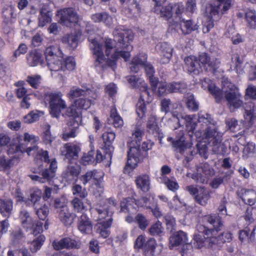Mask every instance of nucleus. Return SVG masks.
I'll return each mask as SVG.
<instances>
[{
  "instance_id": "f257e3e1",
  "label": "nucleus",
  "mask_w": 256,
  "mask_h": 256,
  "mask_svg": "<svg viewBox=\"0 0 256 256\" xmlns=\"http://www.w3.org/2000/svg\"><path fill=\"white\" fill-rule=\"evenodd\" d=\"M112 34L114 40L121 50H116L107 59L102 50V44L100 43L96 38L91 40L90 47L95 56L94 65L96 67H101L102 68L110 67L114 69L120 58H124L125 62L129 60L130 57V52L133 48L130 44L134 39L132 32L124 26H118L114 28Z\"/></svg>"
},
{
  "instance_id": "f03ea898",
  "label": "nucleus",
  "mask_w": 256,
  "mask_h": 256,
  "mask_svg": "<svg viewBox=\"0 0 256 256\" xmlns=\"http://www.w3.org/2000/svg\"><path fill=\"white\" fill-rule=\"evenodd\" d=\"M114 198L101 200L94 208L98 214V220H102L97 224L96 232L104 238H108L110 234V228L113 219L114 208L116 206Z\"/></svg>"
},
{
  "instance_id": "7ed1b4c3",
  "label": "nucleus",
  "mask_w": 256,
  "mask_h": 256,
  "mask_svg": "<svg viewBox=\"0 0 256 256\" xmlns=\"http://www.w3.org/2000/svg\"><path fill=\"white\" fill-rule=\"evenodd\" d=\"M204 219L212 224L214 228H208L204 226H198V228L200 232L204 233V237L208 238L210 243L214 245L231 241L232 234L230 232H226L218 234V232L222 230L224 227L223 221L220 216H216V214H210L205 216Z\"/></svg>"
},
{
  "instance_id": "20e7f679",
  "label": "nucleus",
  "mask_w": 256,
  "mask_h": 256,
  "mask_svg": "<svg viewBox=\"0 0 256 256\" xmlns=\"http://www.w3.org/2000/svg\"><path fill=\"white\" fill-rule=\"evenodd\" d=\"M150 144L143 142L140 146V143L136 146L130 145V149L128 152V160L124 168V174H130L137 166L138 164L148 156V151L150 149Z\"/></svg>"
},
{
  "instance_id": "39448f33",
  "label": "nucleus",
  "mask_w": 256,
  "mask_h": 256,
  "mask_svg": "<svg viewBox=\"0 0 256 256\" xmlns=\"http://www.w3.org/2000/svg\"><path fill=\"white\" fill-rule=\"evenodd\" d=\"M158 244L152 238H146L145 235L140 234L138 236L134 243L136 250H142L144 256H154Z\"/></svg>"
},
{
  "instance_id": "423d86ee",
  "label": "nucleus",
  "mask_w": 256,
  "mask_h": 256,
  "mask_svg": "<svg viewBox=\"0 0 256 256\" xmlns=\"http://www.w3.org/2000/svg\"><path fill=\"white\" fill-rule=\"evenodd\" d=\"M19 218L22 227L26 231L30 230L31 232L34 236H36L42 232L43 223L38 220H34L26 210L20 212Z\"/></svg>"
},
{
  "instance_id": "0eeeda50",
  "label": "nucleus",
  "mask_w": 256,
  "mask_h": 256,
  "mask_svg": "<svg viewBox=\"0 0 256 256\" xmlns=\"http://www.w3.org/2000/svg\"><path fill=\"white\" fill-rule=\"evenodd\" d=\"M38 136L33 134H30L28 132H25L24 136V140L25 142H30L32 146L28 147L24 144H17V153L20 152L22 154L26 153L28 156H32L34 160L35 161L36 155L39 152L40 148L36 145V142L38 140Z\"/></svg>"
},
{
  "instance_id": "6e6552de",
  "label": "nucleus",
  "mask_w": 256,
  "mask_h": 256,
  "mask_svg": "<svg viewBox=\"0 0 256 256\" xmlns=\"http://www.w3.org/2000/svg\"><path fill=\"white\" fill-rule=\"evenodd\" d=\"M59 22L62 26L68 28L74 26L78 22V16L72 8H66L58 11Z\"/></svg>"
},
{
  "instance_id": "1a4fd4ad",
  "label": "nucleus",
  "mask_w": 256,
  "mask_h": 256,
  "mask_svg": "<svg viewBox=\"0 0 256 256\" xmlns=\"http://www.w3.org/2000/svg\"><path fill=\"white\" fill-rule=\"evenodd\" d=\"M186 189L190 195L194 196L195 201L201 206H206L210 198L211 192L204 186L198 188L194 185H190Z\"/></svg>"
},
{
  "instance_id": "9d476101",
  "label": "nucleus",
  "mask_w": 256,
  "mask_h": 256,
  "mask_svg": "<svg viewBox=\"0 0 256 256\" xmlns=\"http://www.w3.org/2000/svg\"><path fill=\"white\" fill-rule=\"evenodd\" d=\"M2 28L5 33H8L12 29L16 21V13L14 6H8L2 11Z\"/></svg>"
},
{
  "instance_id": "9b49d317",
  "label": "nucleus",
  "mask_w": 256,
  "mask_h": 256,
  "mask_svg": "<svg viewBox=\"0 0 256 256\" xmlns=\"http://www.w3.org/2000/svg\"><path fill=\"white\" fill-rule=\"evenodd\" d=\"M185 68L190 74L198 75L202 72L200 54L198 56L190 55L186 56L184 60Z\"/></svg>"
},
{
  "instance_id": "f8f14e48",
  "label": "nucleus",
  "mask_w": 256,
  "mask_h": 256,
  "mask_svg": "<svg viewBox=\"0 0 256 256\" xmlns=\"http://www.w3.org/2000/svg\"><path fill=\"white\" fill-rule=\"evenodd\" d=\"M54 206L56 208H60L58 217L60 222L66 226H70L76 218L75 214L70 212L68 206L62 204L60 199L55 200Z\"/></svg>"
},
{
  "instance_id": "ddd939ff",
  "label": "nucleus",
  "mask_w": 256,
  "mask_h": 256,
  "mask_svg": "<svg viewBox=\"0 0 256 256\" xmlns=\"http://www.w3.org/2000/svg\"><path fill=\"white\" fill-rule=\"evenodd\" d=\"M80 150V147L78 144L73 142H68L60 148V152L66 158L72 160L78 158V153Z\"/></svg>"
},
{
  "instance_id": "4468645a",
  "label": "nucleus",
  "mask_w": 256,
  "mask_h": 256,
  "mask_svg": "<svg viewBox=\"0 0 256 256\" xmlns=\"http://www.w3.org/2000/svg\"><path fill=\"white\" fill-rule=\"evenodd\" d=\"M155 2L154 6L153 8V11L160 14V17L164 18L166 20H168L172 16V4H168L165 6H162L166 0H152Z\"/></svg>"
},
{
  "instance_id": "2eb2a0df",
  "label": "nucleus",
  "mask_w": 256,
  "mask_h": 256,
  "mask_svg": "<svg viewBox=\"0 0 256 256\" xmlns=\"http://www.w3.org/2000/svg\"><path fill=\"white\" fill-rule=\"evenodd\" d=\"M244 110V124L251 127L256 120V108L252 102H246L243 104Z\"/></svg>"
},
{
  "instance_id": "dca6fc26",
  "label": "nucleus",
  "mask_w": 256,
  "mask_h": 256,
  "mask_svg": "<svg viewBox=\"0 0 256 256\" xmlns=\"http://www.w3.org/2000/svg\"><path fill=\"white\" fill-rule=\"evenodd\" d=\"M200 60L202 68L203 67L207 72L214 74L218 70V66L216 58L212 60L210 57L206 52L200 54Z\"/></svg>"
},
{
  "instance_id": "f3484780",
  "label": "nucleus",
  "mask_w": 256,
  "mask_h": 256,
  "mask_svg": "<svg viewBox=\"0 0 256 256\" xmlns=\"http://www.w3.org/2000/svg\"><path fill=\"white\" fill-rule=\"evenodd\" d=\"M93 224L90 218L85 214H82L78 220L77 228L83 234H90L92 233Z\"/></svg>"
},
{
  "instance_id": "a211bd4d",
  "label": "nucleus",
  "mask_w": 256,
  "mask_h": 256,
  "mask_svg": "<svg viewBox=\"0 0 256 256\" xmlns=\"http://www.w3.org/2000/svg\"><path fill=\"white\" fill-rule=\"evenodd\" d=\"M102 138L104 144L102 149L106 150L105 156L110 158L112 156L114 150L112 144L116 138V134L112 132H106L102 134Z\"/></svg>"
},
{
  "instance_id": "6ab92c4d",
  "label": "nucleus",
  "mask_w": 256,
  "mask_h": 256,
  "mask_svg": "<svg viewBox=\"0 0 256 256\" xmlns=\"http://www.w3.org/2000/svg\"><path fill=\"white\" fill-rule=\"evenodd\" d=\"M58 163L56 158L51 160L48 168L42 169L39 172L45 182H50L56 176Z\"/></svg>"
},
{
  "instance_id": "aec40b11",
  "label": "nucleus",
  "mask_w": 256,
  "mask_h": 256,
  "mask_svg": "<svg viewBox=\"0 0 256 256\" xmlns=\"http://www.w3.org/2000/svg\"><path fill=\"white\" fill-rule=\"evenodd\" d=\"M238 196L244 204L250 206L254 205L256 202V192L253 190L242 188L238 192Z\"/></svg>"
},
{
  "instance_id": "412c9836",
  "label": "nucleus",
  "mask_w": 256,
  "mask_h": 256,
  "mask_svg": "<svg viewBox=\"0 0 256 256\" xmlns=\"http://www.w3.org/2000/svg\"><path fill=\"white\" fill-rule=\"evenodd\" d=\"M140 206V204L138 200L133 198H126L120 203V211L124 212H132L133 210L137 211Z\"/></svg>"
},
{
  "instance_id": "4be33fe9",
  "label": "nucleus",
  "mask_w": 256,
  "mask_h": 256,
  "mask_svg": "<svg viewBox=\"0 0 256 256\" xmlns=\"http://www.w3.org/2000/svg\"><path fill=\"white\" fill-rule=\"evenodd\" d=\"M186 234L182 230L174 233L169 240V247L172 249L174 247L183 245L186 243Z\"/></svg>"
},
{
  "instance_id": "5701e85b",
  "label": "nucleus",
  "mask_w": 256,
  "mask_h": 256,
  "mask_svg": "<svg viewBox=\"0 0 256 256\" xmlns=\"http://www.w3.org/2000/svg\"><path fill=\"white\" fill-rule=\"evenodd\" d=\"M256 226H247L242 230L239 231V240L242 242H254L255 238Z\"/></svg>"
},
{
  "instance_id": "b1692460",
  "label": "nucleus",
  "mask_w": 256,
  "mask_h": 256,
  "mask_svg": "<svg viewBox=\"0 0 256 256\" xmlns=\"http://www.w3.org/2000/svg\"><path fill=\"white\" fill-rule=\"evenodd\" d=\"M142 93L141 94L140 98L136 104V114L140 118H142L145 116L146 110L144 100L142 98V97L144 94L146 95L147 96H149V92L147 86H144L142 87Z\"/></svg>"
},
{
  "instance_id": "393cba45",
  "label": "nucleus",
  "mask_w": 256,
  "mask_h": 256,
  "mask_svg": "<svg viewBox=\"0 0 256 256\" xmlns=\"http://www.w3.org/2000/svg\"><path fill=\"white\" fill-rule=\"evenodd\" d=\"M138 188L144 192H148L150 188V177L148 174L138 176L135 180Z\"/></svg>"
},
{
  "instance_id": "a878e982",
  "label": "nucleus",
  "mask_w": 256,
  "mask_h": 256,
  "mask_svg": "<svg viewBox=\"0 0 256 256\" xmlns=\"http://www.w3.org/2000/svg\"><path fill=\"white\" fill-rule=\"evenodd\" d=\"M145 72L151 86L152 90L156 92L158 82V78L154 76L155 71L153 66L150 64H146L144 66Z\"/></svg>"
},
{
  "instance_id": "bb28decb",
  "label": "nucleus",
  "mask_w": 256,
  "mask_h": 256,
  "mask_svg": "<svg viewBox=\"0 0 256 256\" xmlns=\"http://www.w3.org/2000/svg\"><path fill=\"white\" fill-rule=\"evenodd\" d=\"M108 120L116 128H122L124 125L123 120L118 114L115 106H112L110 108V116Z\"/></svg>"
},
{
  "instance_id": "cd10ccee",
  "label": "nucleus",
  "mask_w": 256,
  "mask_h": 256,
  "mask_svg": "<svg viewBox=\"0 0 256 256\" xmlns=\"http://www.w3.org/2000/svg\"><path fill=\"white\" fill-rule=\"evenodd\" d=\"M80 34L79 32L70 33L64 35L62 42L63 44H68L72 50L75 49L78 45V38Z\"/></svg>"
},
{
  "instance_id": "c85d7f7f",
  "label": "nucleus",
  "mask_w": 256,
  "mask_h": 256,
  "mask_svg": "<svg viewBox=\"0 0 256 256\" xmlns=\"http://www.w3.org/2000/svg\"><path fill=\"white\" fill-rule=\"evenodd\" d=\"M202 226V224H198L196 226V228L198 232V234H195L194 236V244L195 247L198 248H202L206 243H207L208 246L210 247H212L214 244H212L209 242L208 238H206L204 236V233L200 232L198 228V226Z\"/></svg>"
},
{
  "instance_id": "c756f323",
  "label": "nucleus",
  "mask_w": 256,
  "mask_h": 256,
  "mask_svg": "<svg viewBox=\"0 0 256 256\" xmlns=\"http://www.w3.org/2000/svg\"><path fill=\"white\" fill-rule=\"evenodd\" d=\"M240 95L235 91L226 92L225 98L228 103L235 108H240L242 104V101L240 98Z\"/></svg>"
},
{
  "instance_id": "7c9ffc66",
  "label": "nucleus",
  "mask_w": 256,
  "mask_h": 256,
  "mask_svg": "<svg viewBox=\"0 0 256 256\" xmlns=\"http://www.w3.org/2000/svg\"><path fill=\"white\" fill-rule=\"evenodd\" d=\"M42 54L38 50H31L27 56V61L31 66H37L42 60Z\"/></svg>"
},
{
  "instance_id": "2f4dec72",
  "label": "nucleus",
  "mask_w": 256,
  "mask_h": 256,
  "mask_svg": "<svg viewBox=\"0 0 256 256\" xmlns=\"http://www.w3.org/2000/svg\"><path fill=\"white\" fill-rule=\"evenodd\" d=\"M168 140L172 141L173 147L178 150L180 152H183L188 148V143L186 141L184 134L176 140H174L172 137H168Z\"/></svg>"
},
{
  "instance_id": "473e14b6",
  "label": "nucleus",
  "mask_w": 256,
  "mask_h": 256,
  "mask_svg": "<svg viewBox=\"0 0 256 256\" xmlns=\"http://www.w3.org/2000/svg\"><path fill=\"white\" fill-rule=\"evenodd\" d=\"M222 138L216 139L214 142H212L211 146L214 154L224 156L227 153L228 148L226 144L222 143Z\"/></svg>"
},
{
  "instance_id": "72a5a7b5",
  "label": "nucleus",
  "mask_w": 256,
  "mask_h": 256,
  "mask_svg": "<svg viewBox=\"0 0 256 256\" xmlns=\"http://www.w3.org/2000/svg\"><path fill=\"white\" fill-rule=\"evenodd\" d=\"M180 27L183 34H188L196 30V25L194 24L192 20H185L182 19L180 21Z\"/></svg>"
},
{
  "instance_id": "f704fd0d",
  "label": "nucleus",
  "mask_w": 256,
  "mask_h": 256,
  "mask_svg": "<svg viewBox=\"0 0 256 256\" xmlns=\"http://www.w3.org/2000/svg\"><path fill=\"white\" fill-rule=\"evenodd\" d=\"M94 22H103L106 26H110L112 24V18L106 12L96 13L91 16Z\"/></svg>"
},
{
  "instance_id": "c9c22d12",
  "label": "nucleus",
  "mask_w": 256,
  "mask_h": 256,
  "mask_svg": "<svg viewBox=\"0 0 256 256\" xmlns=\"http://www.w3.org/2000/svg\"><path fill=\"white\" fill-rule=\"evenodd\" d=\"M146 128L150 132L156 136L160 134V128L158 126V120L156 116H150L146 123Z\"/></svg>"
},
{
  "instance_id": "e433bc0d",
  "label": "nucleus",
  "mask_w": 256,
  "mask_h": 256,
  "mask_svg": "<svg viewBox=\"0 0 256 256\" xmlns=\"http://www.w3.org/2000/svg\"><path fill=\"white\" fill-rule=\"evenodd\" d=\"M80 174V170L74 166H68L62 174L63 179L66 182L72 181L76 178Z\"/></svg>"
},
{
  "instance_id": "4c0bfd02",
  "label": "nucleus",
  "mask_w": 256,
  "mask_h": 256,
  "mask_svg": "<svg viewBox=\"0 0 256 256\" xmlns=\"http://www.w3.org/2000/svg\"><path fill=\"white\" fill-rule=\"evenodd\" d=\"M66 104L64 101L58 103L52 104L50 105V112L54 118H58L61 113L62 110L66 108Z\"/></svg>"
},
{
  "instance_id": "58836bf2",
  "label": "nucleus",
  "mask_w": 256,
  "mask_h": 256,
  "mask_svg": "<svg viewBox=\"0 0 256 256\" xmlns=\"http://www.w3.org/2000/svg\"><path fill=\"white\" fill-rule=\"evenodd\" d=\"M12 210V202L10 200L0 199V212L4 216H8Z\"/></svg>"
},
{
  "instance_id": "ea45409f",
  "label": "nucleus",
  "mask_w": 256,
  "mask_h": 256,
  "mask_svg": "<svg viewBox=\"0 0 256 256\" xmlns=\"http://www.w3.org/2000/svg\"><path fill=\"white\" fill-rule=\"evenodd\" d=\"M71 205L74 212L78 213L84 214L87 210L86 206L84 204L82 199L78 198H74L71 201Z\"/></svg>"
},
{
  "instance_id": "a19ab883",
  "label": "nucleus",
  "mask_w": 256,
  "mask_h": 256,
  "mask_svg": "<svg viewBox=\"0 0 256 256\" xmlns=\"http://www.w3.org/2000/svg\"><path fill=\"white\" fill-rule=\"evenodd\" d=\"M161 48H162V58H161L160 62L162 64H167L170 62L172 56V50L171 47L166 44H162Z\"/></svg>"
},
{
  "instance_id": "79ce46f5",
  "label": "nucleus",
  "mask_w": 256,
  "mask_h": 256,
  "mask_svg": "<svg viewBox=\"0 0 256 256\" xmlns=\"http://www.w3.org/2000/svg\"><path fill=\"white\" fill-rule=\"evenodd\" d=\"M198 122L202 126L207 128L210 124H214V121L210 114L200 112L198 114Z\"/></svg>"
},
{
  "instance_id": "37998d69",
  "label": "nucleus",
  "mask_w": 256,
  "mask_h": 256,
  "mask_svg": "<svg viewBox=\"0 0 256 256\" xmlns=\"http://www.w3.org/2000/svg\"><path fill=\"white\" fill-rule=\"evenodd\" d=\"M245 19L249 28L256 30V12L254 10L246 11L245 13Z\"/></svg>"
},
{
  "instance_id": "c03bdc74",
  "label": "nucleus",
  "mask_w": 256,
  "mask_h": 256,
  "mask_svg": "<svg viewBox=\"0 0 256 256\" xmlns=\"http://www.w3.org/2000/svg\"><path fill=\"white\" fill-rule=\"evenodd\" d=\"M204 134L206 139L209 141L210 143L212 144L216 139H220L222 136L218 134V132L216 128H211L210 126L206 128Z\"/></svg>"
},
{
  "instance_id": "a18cd8bd",
  "label": "nucleus",
  "mask_w": 256,
  "mask_h": 256,
  "mask_svg": "<svg viewBox=\"0 0 256 256\" xmlns=\"http://www.w3.org/2000/svg\"><path fill=\"white\" fill-rule=\"evenodd\" d=\"M46 63L48 68L51 71L58 72L64 70L62 60L58 56H57L56 58H54Z\"/></svg>"
},
{
  "instance_id": "49530a36",
  "label": "nucleus",
  "mask_w": 256,
  "mask_h": 256,
  "mask_svg": "<svg viewBox=\"0 0 256 256\" xmlns=\"http://www.w3.org/2000/svg\"><path fill=\"white\" fill-rule=\"evenodd\" d=\"M72 194L74 198H78L80 199L85 198L88 196V192L85 188L78 184H74L72 188Z\"/></svg>"
},
{
  "instance_id": "de8ad7c7",
  "label": "nucleus",
  "mask_w": 256,
  "mask_h": 256,
  "mask_svg": "<svg viewBox=\"0 0 256 256\" xmlns=\"http://www.w3.org/2000/svg\"><path fill=\"white\" fill-rule=\"evenodd\" d=\"M134 222L138 225L142 230H144L149 224V221L146 216L142 214H138L134 218Z\"/></svg>"
},
{
  "instance_id": "09e8293b",
  "label": "nucleus",
  "mask_w": 256,
  "mask_h": 256,
  "mask_svg": "<svg viewBox=\"0 0 256 256\" xmlns=\"http://www.w3.org/2000/svg\"><path fill=\"white\" fill-rule=\"evenodd\" d=\"M66 114L68 117L72 118L75 120L77 118L80 120L82 118V112L78 110L74 104L66 108Z\"/></svg>"
},
{
  "instance_id": "8fccbe9b",
  "label": "nucleus",
  "mask_w": 256,
  "mask_h": 256,
  "mask_svg": "<svg viewBox=\"0 0 256 256\" xmlns=\"http://www.w3.org/2000/svg\"><path fill=\"white\" fill-rule=\"evenodd\" d=\"M46 238L44 235L40 234L36 238L33 240L30 246V250L32 252H34L39 250L44 242Z\"/></svg>"
},
{
  "instance_id": "3c124183",
  "label": "nucleus",
  "mask_w": 256,
  "mask_h": 256,
  "mask_svg": "<svg viewBox=\"0 0 256 256\" xmlns=\"http://www.w3.org/2000/svg\"><path fill=\"white\" fill-rule=\"evenodd\" d=\"M36 210V214L38 218L42 220H45L49 212V208L45 204L38 205L34 207Z\"/></svg>"
},
{
  "instance_id": "603ef678",
  "label": "nucleus",
  "mask_w": 256,
  "mask_h": 256,
  "mask_svg": "<svg viewBox=\"0 0 256 256\" xmlns=\"http://www.w3.org/2000/svg\"><path fill=\"white\" fill-rule=\"evenodd\" d=\"M45 100L46 102H48L49 105L58 103V102H62V101H64L62 98V94L60 92L58 93H53V92H48L45 94Z\"/></svg>"
},
{
  "instance_id": "864d4df0",
  "label": "nucleus",
  "mask_w": 256,
  "mask_h": 256,
  "mask_svg": "<svg viewBox=\"0 0 256 256\" xmlns=\"http://www.w3.org/2000/svg\"><path fill=\"white\" fill-rule=\"evenodd\" d=\"M74 104L76 108L81 111L82 110H87L92 104V100L86 98H79L74 100Z\"/></svg>"
},
{
  "instance_id": "5fc2aeb1",
  "label": "nucleus",
  "mask_w": 256,
  "mask_h": 256,
  "mask_svg": "<svg viewBox=\"0 0 256 256\" xmlns=\"http://www.w3.org/2000/svg\"><path fill=\"white\" fill-rule=\"evenodd\" d=\"M50 128V126L48 125L46 129L42 134V142L44 144L51 146L52 143L56 137L52 134Z\"/></svg>"
},
{
  "instance_id": "6e6d98bb",
  "label": "nucleus",
  "mask_w": 256,
  "mask_h": 256,
  "mask_svg": "<svg viewBox=\"0 0 256 256\" xmlns=\"http://www.w3.org/2000/svg\"><path fill=\"white\" fill-rule=\"evenodd\" d=\"M50 161L51 160L50 159L48 151L40 148L38 154L36 155L34 162L36 163H42V162H44L46 163L49 164Z\"/></svg>"
},
{
  "instance_id": "4d7b16f0",
  "label": "nucleus",
  "mask_w": 256,
  "mask_h": 256,
  "mask_svg": "<svg viewBox=\"0 0 256 256\" xmlns=\"http://www.w3.org/2000/svg\"><path fill=\"white\" fill-rule=\"evenodd\" d=\"M208 88L210 93L214 97L216 101L222 99V90L214 84L211 82L208 84Z\"/></svg>"
},
{
  "instance_id": "13d9d810",
  "label": "nucleus",
  "mask_w": 256,
  "mask_h": 256,
  "mask_svg": "<svg viewBox=\"0 0 256 256\" xmlns=\"http://www.w3.org/2000/svg\"><path fill=\"white\" fill-rule=\"evenodd\" d=\"M167 188L172 192H176L180 188L178 184L173 177V180L168 177H164L162 180Z\"/></svg>"
},
{
  "instance_id": "bf43d9fd",
  "label": "nucleus",
  "mask_w": 256,
  "mask_h": 256,
  "mask_svg": "<svg viewBox=\"0 0 256 256\" xmlns=\"http://www.w3.org/2000/svg\"><path fill=\"white\" fill-rule=\"evenodd\" d=\"M40 116V112L32 110L24 117L23 121L25 123L31 124L38 120Z\"/></svg>"
},
{
  "instance_id": "052dcab7",
  "label": "nucleus",
  "mask_w": 256,
  "mask_h": 256,
  "mask_svg": "<svg viewBox=\"0 0 256 256\" xmlns=\"http://www.w3.org/2000/svg\"><path fill=\"white\" fill-rule=\"evenodd\" d=\"M184 119L186 122V130L189 134L191 136L194 132L197 124L193 120V118L192 116H186Z\"/></svg>"
},
{
  "instance_id": "680f3d73",
  "label": "nucleus",
  "mask_w": 256,
  "mask_h": 256,
  "mask_svg": "<svg viewBox=\"0 0 256 256\" xmlns=\"http://www.w3.org/2000/svg\"><path fill=\"white\" fill-rule=\"evenodd\" d=\"M92 172L93 184L97 188H100L101 184L103 181L104 173L100 170H94Z\"/></svg>"
},
{
  "instance_id": "e2e57ef3",
  "label": "nucleus",
  "mask_w": 256,
  "mask_h": 256,
  "mask_svg": "<svg viewBox=\"0 0 256 256\" xmlns=\"http://www.w3.org/2000/svg\"><path fill=\"white\" fill-rule=\"evenodd\" d=\"M168 92H182L183 90L186 88V86L184 83L181 82H172L168 84Z\"/></svg>"
},
{
  "instance_id": "0e129e2a",
  "label": "nucleus",
  "mask_w": 256,
  "mask_h": 256,
  "mask_svg": "<svg viewBox=\"0 0 256 256\" xmlns=\"http://www.w3.org/2000/svg\"><path fill=\"white\" fill-rule=\"evenodd\" d=\"M253 210V207H248L244 214L243 216V218L246 222V224H247V226H256V224H253L254 222V219L253 217L252 214Z\"/></svg>"
},
{
  "instance_id": "69168bd1",
  "label": "nucleus",
  "mask_w": 256,
  "mask_h": 256,
  "mask_svg": "<svg viewBox=\"0 0 256 256\" xmlns=\"http://www.w3.org/2000/svg\"><path fill=\"white\" fill-rule=\"evenodd\" d=\"M147 61V55L145 54H139L134 56L130 62V64H136L144 66Z\"/></svg>"
},
{
  "instance_id": "338daca9",
  "label": "nucleus",
  "mask_w": 256,
  "mask_h": 256,
  "mask_svg": "<svg viewBox=\"0 0 256 256\" xmlns=\"http://www.w3.org/2000/svg\"><path fill=\"white\" fill-rule=\"evenodd\" d=\"M162 227L160 221L153 224L148 230L150 234L152 236H160L162 232Z\"/></svg>"
},
{
  "instance_id": "774afa93",
  "label": "nucleus",
  "mask_w": 256,
  "mask_h": 256,
  "mask_svg": "<svg viewBox=\"0 0 256 256\" xmlns=\"http://www.w3.org/2000/svg\"><path fill=\"white\" fill-rule=\"evenodd\" d=\"M62 66L64 67L63 71L66 70H72L76 66V62L74 58L72 56H68L62 60Z\"/></svg>"
}]
</instances>
